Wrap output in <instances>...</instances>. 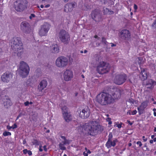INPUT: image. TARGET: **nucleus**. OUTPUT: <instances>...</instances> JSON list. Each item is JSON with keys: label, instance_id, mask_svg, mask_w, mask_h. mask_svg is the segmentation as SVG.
Returning a JSON list of instances; mask_svg holds the SVG:
<instances>
[{"label": "nucleus", "instance_id": "56", "mask_svg": "<svg viewBox=\"0 0 156 156\" xmlns=\"http://www.w3.org/2000/svg\"><path fill=\"white\" fill-rule=\"evenodd\" d=\"M43 148H44V150L45 151H47V149L46 148V146L44 145V146Z\"/></svg>", "mask_w": 156, "mask_h": 156}, {"label": "nucleus", "instance_id": "20", "mask_svg": "<svg viewBox=\"0 0 156 156\" xmlns=\"http://www.w3.org/2000/svg\"><path fill=\"white\" fill-rule=\"evenodd\" d=\"M2 104L5 108H8L12 105V103L10 99L6 97L3 99Z\"/></svg>", "mask_w": 156, "mask_h": 156}, {"label": "nucleus", "instance_id": "35", "mask_svg": "<svg viewBox=\"0 0 156 156\" xmlns=\"http://www.w3.org/2000/svg\"><path fill=\"white\" fill-rule=\"evenodd\" d=\"M3 135L4 136H10L11 135V133L10 132L7 131H5L3 133Z\"/></svg>", "mask_w": 156, "mask_h": 156}, {"label": "nucleus", "instance_id": "51", "mask_svg": "<svg viewBox=\"0 0 156 156\" xmlns=\"http://www.w3.org/2000/svg\"><path fill=\"white\" fill-rule=\"evenodd\" d=\"M134 9L135 10H136L137 9V5H136V4H134Z\"/></svg>", "mask_w": 156, "mask_h": 156}, {"label": "nucleus", "instance_id": "62", "mask_svg": "<svg viewBox=\"0 0 156 156\" xmlns=\"http://www.w3.org/2000/svg\"><path fill=\"white\" fill-rule=\"evenodd\" d=\"M40 7L41 8H44V6L43 5H41Z\"/></svg>", "mask_w": 156, "mask_h": 156}, {"label": "nucleus", "instance_id": "13", "mask_svg": "<svg viewBox=\"0 0 156 156\" xmlns=\"http://www.w3.org/2000/svg\"><path fill=\"white\" fill-rule=\"evenodd\" d=\"M73 76V71L71 70L66 69L64 72L63 77L66 81H69L71 80Z\"/></svg>", "mask_w": 156, "mask_h": 156}, {"label": "nucleus", "instance_id": "18", "mask_svg": "<svg viewBox=\"0 0 156 156\" xmlns=\"http://www.w3.org/2000/svg\"><path fill=\"white\" fill-rule=\"evenodd\" d=\"M12 78V75L8 73H5L1 76L2 81L4 82H8Z\"/></svg>", "mask_w": 156, "mask_h": 156}, {"label": "nucleus", "instance_id": "32", "mask_svg": "<svg viewBox=\"0 0 156 156\" xmlns=\"http://www.w3.org/2000/svg\"><path fill=\"white\" fill-rule=\"evenodd\" d=\"M128 101L130 103L131 105L136 104V102L132 98H130L129 99Z\"/></svg>", "mask_w": 156, "mask_h": 156}, {"label": "nucleus", "instance_id": "52", "mask_svg": "<svg viewBox=\"0 0 156 156\" xmlns=\"http://www.w3.org/2000/svg\"><path fill=\"white\" fill-rule=\"evenodd\" d=\"M49 0H42V2L43 3H45V2H48Z\"/></svg>", "mask_w": 156, "mask_h": 156}, {"label": "nucleus", "instance_id": "57", "mask_svg": "<svg viewBox=\"0 0 156 156\" xmlns=\"http://www.w3.org/2000/svg\"><path fill=\"white\" fill-rule=\"evenodd\" d=\"M87 153L88 154H90L91 153V151L89 150H87Z\"/></svg>", "mask_w": 156, "mask_h": 156}, {"label": "nucleus", "instance_id": "44", "mask_svg": "<svg viewBox=\"0 0 156 156\" xmlns=\"http://www.w3.org/2000/svg\"><path fill=\"white\" fill-rule=\"evenodd\" d=\"M28 151L27 149H25L23 150V153L25 154H26L27 153Z\"/></svg>", "mask_w": 156, "mask_h": 156}, {"label": "nucleus", "instance_id": "47", "mask_svg": "<svg viewBox=\"0 0 156 156\" xmlns=\"http://www.w3.org/2000/svg\"><path fill=\"white\" fill-rule=\"evenodd\" d=\"M109 137L108 139H110V140H111V138H112V133H111L109 134Z\"/></svg>", "mask_w": 156, "mask_h": 156}, {"label": "nucleus", "instance_id": "43", "mask_svg": "<svg viewBox=\"0 0 156 156\" xmlns=\"http://www.w3.org/2000/svg\"><path fill=\"white\" fill-rule=\"evenodd\" d=\"M102 42L105 44H106L107 42L106 41L104 37H102Z\"/></svg>", "mask_w": 156, "mask_h": 156}, {"label": "nucleus", "instance_id": "30", "mask_svg": "<svg viewBox=\"0 0 156 156\" xmlns=\"http://www.w3.org/2000/svg\"><path fill=\"white\" fill-rule=\"evenodd\" d=\"M17 127V126L16 124H14L13 125V126H7V128L9 130H10L11 129H13L16 128Z\"/></svg>", "mask_w": 156, "mask_h": 156}, {"label": "nucleus", "instance_id": "31", "mask_svg": "<svg viewBox=\"0 0 156 156\" xmlns=\"http://www.w3.org/2000/svg\"><path fill=\"white\" fill-rule=\"evenodd\" d=\"M142 58L141 57L139 58H138L136 59V61L138 62L137 63L138 65H140V64H142L143 63V62L142 61Z\"/></svg>", "mask_w": 156, "mask_h": 156}, {"label": "nucleus", "instance_id": "4", "mask_svg": "<svg viewBox=\"0 0 156 156\" xmlns=\"http://www.w3.org/2000/svg\"><path fill=\"white\" fill-rule=\"evenodd\" d=\"M29 71L28 65L23 61H21L19 64V74L23 77H25L28 75Z\"/></svg>", "mask_w": 156, "mask_h": 156}, {"label": "nucleus", "instance_id": "41", "mask_svg": "<svg viewBox=\"0 0 156 156\" xmlns=\"http://www.w3.org/2000/svg\"><path fill=\"white\" fill-rule=\"evenodd\" d=\"M136 144H138L139 145V146L140 147H141L142 146V144L141 142L140 141H137L136 142Z\"/></svg>", "mask_w": 156, "mask_h": 156}, {"label": "nucleus", "instance_id": "6", "mask_svg": "<svg viewBox=\"0 0 156 156\" xmlns=\"http://www.w3.org/2000/svg\"><path fill=\"white\" fill-rule=\"evenodd\" d=\"M27 6V2L26 0H17L14 3L15 9L18 12L24 10Z\"/></svg>", "mask_w": 156, "mask_h": 156}, {"label": "nucleus", "instance_id": "21", "mask_svg": "<svg viewBox=\"0 0 156 156\" xmlns=\"http://www.w3.org/2000/svg\"><path fill=\"white\" fill-rule=\"evenodd\" d=\"M156 85V82L154 81L152 79H150L147 82L146 86L147 88L152 89L154 85Z\"/></svg>", "mask_w": 156, "mask_h": 156}, {"label": "nucleus", "instance_id": "14", "mask_svg": "<svg viewBox=\"0 0 156 156\" xmlns=\"http://www.w3.org/2000/svg\"><path fill=\"white\" fill-rule=\"evenodd\" d=\"M90 114V109L88 107H86L79 113V116L83 119L87 118L89 116Z\"/></svg>", "mask_w": 156, "mask_h": 156}, {"label": "nucleus", "instance_id": "9", "mask_svg": "<svg viewBox=\"0 0 156 156\" xmlns=\"http://www.w3.org/2000/svg\"><path fill=\"white\" fill-rule=\"evenodd\" d=\"M58 37L62 42L66 43L69 40V36L68 32L64 30H62L58 34Z\"/></svg>", "mask_w": 156, "mask_h": 156}, {"label": "nucleus", "instance_id": "48", "mask_svg": "<svg viewBox=\"0 0 156 156\" xmlns=\"http://www.w3.org/2000/svg\"><path fill=\"white\" fill-rule=\"evenodd\" d=\"M27 153L30 156L32 154V153L31 151H28L27 152Z\"/></svg>", "mask_w": 156, "mask_h": 156}, {"label": "nucleus", "instance_id": "24", "mask_svg": "<svg viewBox=\"0 0 156 156\" xmlns=\"http://www.w3.org/2000/svg\"><path fill=\"white\" fill-rule=\"evenodd\" d=\"M140 77L142 80H144L147 79V75L145 69H143L141 70L140 74Z\"/></svg>", "mask_w": 156, "mask_h": 156}, {"label": "nucleus", "instance_id": "40", "mask_svg": "<svg viewBox=\"0 0 156 156\" xmlns=\"http://www.w3.org/2000/svg\"><path fill=\"white\" fill-rule=\"evenodd\" d=\"M137 112L136 110H134L133 111H131L132 115H135L137 113Z\"/></svg>", "mask_w": 156, "mask_h": 156}, {"label": "nucleus", "instance_id": "23", "mask_svg": "<svg viewBox=\"0 0 156 156\" xmlns=\"http://www.w3.org/2000/svg\"><path fill=\"white\" fill-rule=\"evenodd\" d=\"M117 140L115 139L112 141L111 140L109 139L108 140L107 142L106 145L108 148H109L111 147H114L115 145L116 142H117Z\"/></svg>", "mask_w": 156, "mask_h": 156}, {"label": "nucleus", "instance_id": "12", "mask_svg": "<svg viewBox=\"0 0 156 156\" xmlns=\"http://www.w3.org/2000/svg\"><path fill=\"white\" fill-rule=\"evenodd\" d=\"M91 16L92 19L96 22H99L102 20L101 15L98 10L95 9L93 11L91 14Z\"/></svg>", "mask_w": 156, "mask_h": 156}, {"label": "nucleus", "instance_id": "38", "mask_svg": "<svg viewBox=\"0 0 156 156\" xmlns=\"http://www.w3.org/2000/svg\"><path fill=\"white\" fill-rule=\"evenodd\" d=\"M35 17V15L34 14H31L29 16V18L30 20H32L33 18Z\"/></svg>", "mask_w": 156, "mask_h": 156}, {"label": "nucleus", "instance_id": "63", "mask_svg": "<svg viewBox=\"0 0 156 156\" xmlns=\"http://www.w3.org/2000/svg\"><path fill=\"white\" fill-rule=\"evenodd\" d=\"M153 140L154 142L156 141V138H154L153 139Z\"/></svg>", "mask_w": 156, "mask_h": 156}, {"label": "nucleus", "instance_id": "15", "mask_svg": "<svg viewBox=\"0 0 156 156\" xmlns=\"http://www.w3.org/2000/svg\"><path fill=\"white\" fill-rule=\"evenodd\" d=\"M112 93L111 94L112 98L114 99V102L115 99L120 98L121 96V91L120 90L119 88H115L113 89Z\"/></svg>", "mask_w": 156, "mask_h": 156}, {"label": "nucleus", "instance_id": "55", "mask_svg": "<svg viewBox=\"0 0 156 156\" xmlns=\"http://www.w3.org/2000/svg\"><path fill=\"white\" fill-rule=\"evenodd\" d=\"M42 146L41 145L40 146V148H39V151H43V149H42Z\"/></svg>", "mask_w": 156, "mask_h": 156}, {"label": "nucleus", "instance_id": "17", "mask_svg": "<svg viewBox=\"0 0 156 156\" xmlns=\"http://www.w3.org/2000/svg\"><path fill=\"white\" fill-rule=\"evenodd\" d=\"M120 33L121 37L123 39L128 40L130 38V34L128 30H123L121 31Z\"/></svg>", "mask_w": 156, "mask_h": 156}, {"label": "nucleus", "instance_id": "36", "mask_svg": "<svg viewBox=\"0 0 156 156\" xmlns=\"http://www.w3.org/2000/svg\"><path fill=\"white\" fill-rule=\"evenodd\" d=\"M64 144L62 143L59 144V147L61 149L65 150L66 149V148L64 147Z\"/></svg>", "mask_w": 156, "mask_h": 156}, {"label": "nucleus", "instance_id": "25", "mask_svg": "<svg viewBox=\"0 0 156 156\" xmlns=\"http://www.w3.org/2000/svg\"><path fill=\"white\" fill-rule=\"evenodd\" d=\"M30 27L29 24L26 22H23L20 24L21 29L22 30H25Z\"/></svg>", "mask_w": 156, "mask_h": 156}, {"label": "nucleus", "instance_id": "45", "mask_svg": "<svg viewBox=\"0 0 156 156\" xmlns=\"http://www.w3.org/2000/svg\"><path fill=\"white\" fill-rule=\"evenodd\" d=\"M24 104L26 106H28L29 105V102L28 101H27L25 102Z\"/></svg>", "mask_w": 156, "mask_h": 156}, {"label": "nucleus", "instance_id": "64", "mask_svg": "<svg viewBox=\"0 0 156 156\" xmlns=\"http://www.w3.org/2000/svg\"><path fill=\"white\" fill-rule=\"evenodd\" d=\"M153 111L154 112H156V109L154 108L153 109Z\"/></svg>", "mask_w": 156, "mask_h": 156}, {"label": "nucleus", "instance_id": "7", "mask_svg": "<svg viewBox=\"0 0 156 156\" xmlns=\"http://www.w3.org/2000/svg\"><path fill=\"white\" fill-rule=\"evenodd\" d=\"M68 63L69 61L67 58L64 56H60L56 60L55 64L58 67L62 68L67 66Z\"/></svg>", "mask_w": 156, "mask_h": 156}, {"label": "nucleus", "instance_id": "49", "mask_svg": "<svg viewBox=\"0 0 156 156\" xmlns=\"http://www.w3.org/2000/svg\"><path fill=\"white\" fill-rule=\"evenodd\" d=\"M127 114H129L130 115H132L131 111L130 110H129L127 112Z\"/></svg>", "mask_w": 156, "mask_h": 156}, {"label": "nucleus", "instance_id": "39", "mask_svg": "<svg viewBox=\"0 0 156 156\" xmlns=\"http://www.w3.org/2000/svg\"><path fill=\"white\" fill-rule=\"evenodd\" d=\"M111 119L109 118H107L106 119L107 121L108 122V124H111L112 123V122L111 121Z\"/></svg>", "mask_w": 156, "mask_h": 156}, {"label": "nucleus", "instance_id": "53", "mask_svg": "<svg viewBox=\"0 0 156 156\" xmlns=\"http://www.w3.org/2000/svg\"><path fill=\"white\" fill-rule=\"evenodd\" d=\"M50 6V4H48V5H45V6L44 7L45 8H48Z\"/></svg>", "mask_w": 156, "mask_h": 156}, {"label": "nucleus", "instance_id": "1", "mask_svg": "<svg viewBox=\"0 0 156 156\" xmlns=\"http://www.w3.org/2000/svg\"><path fill=\"white\" fill-rule=\"evenodd\" d=\"M99 128V125L96 122L91 121L85 124L84 125L81 124L78 126V130L79 131L83 132L85 130L90 135H94Z\"/></svg>", "mask_w": 156, "mask_h": 156}, {"label": "nucleus", "instance_id": "54", "mask_svg": "<svg viewBox=\"0 0 156 156\" xmlns=\"http://www.w3.org/2000/svg\"><path fill=\"white\" fill-rule=\"evenodd\" d=\"M83 154L84 156H88V155L87 153H85V152H84Z\"/></svg>", "mask_w": 156, "mask_h": 156}, {"label": "nucleus", "instance_id": "2", "mask_svg": "<svg viewBox=\"0 0 156 156\" xmlns=\"http://www.w3.org/2000/svg\"><path fill=\"white\" fill-rule=\"evenodd\" d=\"M96 100L102 105H110L114 103V99L112 95L105 93L98 94L96 97Z\"/></svg>", "mask_w": 156, "mask_h": 156}, {"label": "nucleus", "instance_id": "10", "mask_svg": "<svg viewBox=\"0 0 156 156\" xmlns=\"http://www.w3.org/2000/svg\"><path fill=\"white\" fill-rule=\"evenodd\" d=\"M126 76L124 74H121L116 75L114 79V83L118 85L124 83L126 80Z\"/></svg>", "mask_w": 156, "mask_h": 156}, {"label": "nucleus", "instance_id": "37", "mask_svg": "<svg viewBox=\"0 0 156 156\" xmlns=\"http://www.w3.org/2000/svg\"><path fill=\"white\" fill-rule=\"evenodd\" d=\"M152 27L153 28H156V20H155L152 25Z\"/></svg>", "mask_w": 156, "mask_h": 156}, {"label": "nucleus", "instance_id": "19", "mask_svg": "<svg viewBox=\"0 0 156 156\" xmlns=\"http://www.w3.org/2000/svg\"><path fill=\"white\" fill-rule=\"evenodd\" d=\"M47 86V82L46 80H42L38 86V89L40 91H42Z\"/></svg>", "mask_w": 156, "mask_h": 156}, {"label": "nucleus", "instance_id": "42", "mask_svg": "<svg viewBox=\"0 0 156 156\" xmlns=\"http://www.w3.org/2000/svg\"><path fill=\"white\" fill-rule=\"evenodd\" d=\"M88 9V8L85 5L84 7H83L82 8V10H87Z\"/></svg>", "mask_w": 156, "mask_h": 156}, {"label": "nucleus", "instance_id": "26", "mask_svg": "<svg viewBox=\"0 0 156 156\" xmlns=\"http://www.w3.org/2000/svg\"><path fill=\"white\" fill-rule=\"evenodd\" d=\"M64 9L65 11L66 12H71L73 10L69 3H68L65 5Z\"/></svg>", "mask_w": 156, "mask_h": 156}, {"label": "nucleus", "instance_id": "8", "mask_svg": "<svg viewBox=\"0 0 156 156\" xmlns=\"http://www.w3.org/2000/svg\"><path fill=\"white\" fill-rule=\"evenodd\" d=\"M97 70L99 74H103L108 71L109 67L108 64L104 62H101L97 66Z\"/></svg>", "mask_w": 156, "mask_h": 156}, {"label": "nucleus", "instance_id": "61", "mask_svg": "<svg viewBox=\"0 0 156 156\" xmlns=\"http://www.w3.org/2000/svg\"><path fill=\"white\" fill-rule=\"evenodd\" d=\"M154 116H156V112H154Z\"/></svg>", "mask_w": 156, "mask_h": 156}, {"label": "nucleus", "instance_id": "27", "mask_svg": "<svg viewBox=\"0 0 156 156\" xmlns=\"http://www.w3.org/2000/svg\"><path fill=\"white\" fill-rule=\"evenodd\" d=\"M61 137L63 140V141L62 142V143L63 144H68L70 143L71 141L69 140H66L64 136H61Z\"/></svg>", "mask_w": 156, "mask_h": 156}, {"label": "nucleus", "instance_id": "59", "mask_svg": "<svg viewBox=\"0 0 156 156\" xmlns=\"http://www.w3.org/2000/svg\"><path fill=\"white\" fill-rule=\"evenodd\" d=\"M2 49L0 48V55H1L2 54Z\"/></svg>", "mask_w": 156, "mask_h": 156}, {"label": "nucleus", "instance_id": "58", "mask_svg": "<svg viewBox=\"0 0 156 156\" xmlns=\"http://www.w3.org/2000/svg\"><path fill=\"white\" fill-rule=\"evenodd\" d=\"M153 141L154 140H151L150 141V143L151 144H153Z\"/></svg>", "mask_w": 156, "mask_h": 156}, {"label": "nucleus", "instance_id": "33", "mask_svg": "<svg viewBox=\"0 0 156 156\" xmlns=\"http://www.w3.org/2000/svg\"><path fill=\"white\" fill-rule=\"evenodd\" d=\"M32 142L33 145H38L40 144V142L35 139L33 140Z\"/></svg>", "mask_w": 156, "mask_h": 156}, {"label": "nucleus", "instance_id": "34", "mask_svg": "<svg viewBox=\"0 0 156 156\" xmlns=\"http://www.w3.org/2000/svg\"><path fill=\"white\" fill-rule=\"evenodd\" d=\"M73 9L76 6V3L75 2L69 3Z\"/></svg>", "mask_w": 156, "mask_h": 156}, {"label": "nucleus", "instance_id": "28", "mask_svg": "<svg viewBox=\"0 0 156 156\" xmlns=\"http://www.w3.org/2000/svg\"><path fill=\"white\" fill-rule=\"evenodd\" d=\"M31 29L30 27L25 29L24 30H22L23 32L25 34H27L30 33Z\"/></svg>", "mask_w": 156, "mask_h": 156}, {"label": "nucleus", "instance_id": "50", "mask_svg": "<svg viewBox=\"0 0 156 156\" xmlns=\"http://www.w3.org/2000/svg\"><path fill=\"white\" fill-rule=\"evenodd\" d=\"M145 136H143L142 138L143 139L144 141V142H146V141H147V138H145Z\"/></svg>", "mask_w": 156, "mask_h": 156}, {"label": "nucleus", "instance_id": "3", "mask_svg": "<svg viewBox=\"0 0 156 156\" xmlns=\"http://www.w3.org/2000/svg\"><path fill=\"white\" fill-rule=\"evenodd\" d=\"M11 43L12 49L14 52L17 54L18 56H21L23 52L21 39L18 37H14L12 40Z\"/></svg>", "mask_w": 156, "mask_h": 156}, {"label": "nucleus", "instance_id": "29", "mask_svg": "<svg viewBox=\"0 0 156 156\" xmlns=\"http://www.w3.org/2000/svg\"><path fill=\"white\" fill-rule=\"evenodd\" d=\"M104 13L105 14L111 15L114 12L113 11L109 10L108 9L106 8L104 9Z\"/></svg>", "mask_w": 156, "mask_h": 156}, {"label": "nucleus", "instance_id": "16", "mask_svg": "<svg viewBox=\"0 0 156 156\" xmlns=\"http://www.w3.org/2000/svg\"><path fill=\"white\" fill-rule=\"evenodd\" d=\"M148 105V101H143L141 103L140 106L137 108L138 112L140 114H141L143 113L145 109L147 107Z\"/></svg>", "mask_w": 156, "mask_h": 156}, {"label": "nucleus", "instance_id": "5", "mask_svg": "<svg viewBox=\"0 0 156 156\" xmlns=\"http://www.w3.org/2000/svg\"><path fill=\"white\" fill-rule=\"evenodd\" d=\"M60 106L61 108L63 116L64 119L67 122H69L72 119V116L68 112L66 101H62L60 105Z\"/></svg>", "mask_w": 156, "mask_h": 156}, {"label": "nucleus", "instance_id": "46", "mask_svg": "<svg viewBox=\"0 0 156 156\" xmlns=\"http://www.w3.org/2000/svg\"><path fill=\"white\" fill-rule=\"evenodd\" d=\"M122 122H121L119 124L117 125V127L119 128H120L122 127Z\"/></svg>", "mask_w": 156, "mask_h": 156}, {"label": "nucleus", "instance_id": "11", "mask_svg": "<svg viewBox=\"0 0 156 156\" xmlns=\"http://www.w3.org/2000/svg\"><path fill=\"white\" fill-rule=\"evenodd\" d=\"M50 28L49 25L47 23L42 25L38 30L39 35L41 37L46 36Z\"/></svg>", "mask_w": 156, "mask_h": 156}, {"label": "nucleus", "instance_id": "22", "mask_svg": "<svg viewBox=\"0 0 156 156\" xmlns=\"http://www.w3.org/2000/svg\"><path fill=\"white\" fill-rule=\"evenodd\" d=\"M50 50L54 53H57L58 52L59 48L57 44H53L51 46Z\"/></svg>", "mask_w": 156, "mask_h": 156}, {"label": "nucleus", "instance_id": "60", "mask_svg": "<svg viewBox=\"0 0 156 156\" xmlns=\"http://www.w3.org/2000/svg\"><path fill=\"white\" fill-rule=\"evenodd\" d=\"M154 135H152L151 136V138L152 139H153L154 138Z\"/></svg>", "mask_w": 156, "mask_h": 156}]
</instances>
